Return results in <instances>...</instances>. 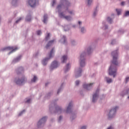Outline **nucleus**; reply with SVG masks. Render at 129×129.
<instances>
[{"instance_id": "f257e3e1", "label": "nucleus", "mask_w": 129, "mask_h": 129, "mask_svg": "<svg viewBox=\"0 0 129 129\" xmlns=\"http://www.w3.org/2000/svg\"><path fill=\"white\" fill-rule=\"evenodd\" d=\"M108 74L109 75L113 76V78H115V76H116V67L111 64L109 69Z\"/></svg>"}, {"instance_id": "f03ea898", "label": "nucleus", "mask_w": 129, "mask_h": 129, "mask_svg": "<svg viewBox=\"0 0 129 129\" xmlns=\"http://www.w3.org/2000/svg\"><path fill=\"white\" fill-rule=\"evenodd\" d=\"M112 55L113 56V60L112 61V64L114 65H118L117 62V51H115L112 52Z\"/></svg>"}, {"instance_id": "7ed1b4c3", "label": "nucleus", "mask_w": 129, "mask_h": 129, "mask_svg": "<svg viewBox=\"0 0 129 129\" xmlns=\"http://www.w3.org/2000/svg\"><path fill=\"white\" fill-rule=\"evenodd\" d=\"M118 107L116 106L114 108L111 109L108 114V117L109 118L113 117L114 116V114H115V112H116V109H117Z\"/></svg>"}, {"instance_id": "20e7f679", "label": "nucleus", "mask_w": 129, "mask_h": 129, "mask_svg": "<svg viewBox=\"0 0 129 129\" xmlns=\"http://www.w3.org/2000/svg\"><path fill=\"white\" fill-rule=\"evenodd\" d=\"M54 49H52L51 51L50 52L49 55V58H45L42 60V64L43 65H46L47 62L48 60V59H50L52 57L53 52Z\"/></svg>"}, {"instance_id": "39448f33", "label": "nucleus", "mask_w": 129, "mask_h": 129, "mask_svg": "<svg viewBox=\"0 0 129 129\" xmlns=\"http://www.w3.org/2000/svg\"><path fill=\"white\" fill-rule=\"evenodd\" d=\"M63 4H60L58 5L57 7V9L59 10L63 7H67V6H69V3L68 2V1H67V0H63Z\"/></svg>"}, {"instance_id": "423d86ee", "label": "nucleus", "mask_w": 129, "mask_h": 129, "mask_svg": "<svg viewBox=\"0 0 129 129\" xmlns=\"http://www.w3.org/2000/svg\"><path fill=\"white\" fill-rule=\"evenodd\" d=\"M59 17L60 18H63L67 21H70L71 20V17L70 16H65V14L63 13H61L59 14Z\"/></svg>"}, {"instance_id": "0eeeda50", "label": "nucleus", "mask_w": 129, "mask_h": 129, "mask_svg": "<svg viewBox=\"0 0 129 129\" xmlns=\"http://www.w3.org/2000/svg\"><path fill=\"white\" fill-rule=\"evenodd\" d=\"M85 53H83L81 55V61H80V65L81 67H85V59H84V55Z\"/></svg>"}, {"instance_id": "6e6552de", "label": "nucleus", "mask_w": 129, "mask_h": 129, "mask_svg": "<svg viewBox=\"0 0 129 129\" xmlns=\"http://www.w3.org/2000/svg\"><path fill=\"white\" fill-rule=\"evenodd\" d=\"M99 92V89H97V90L96 91V93L93 95V98H92V102H95L97 100V98L98 96V93Z\"/></svg>"}, {"instance_id": "1a4fd4ad", "label": "nucleus", "mask_w": 129, "mask_h": 129, "mask_svg": "<svg viewBox=\"0 0 129 129\" xmlns=\"http://www.w3.org/2000/svg\"><path fill=\"white\" fill-rule=\"evenodd\" d=\"M26 81V80H25V78L22 79H18V80H16L15 82L16 83V84L17 85H23L25 83V81Z\"/></svg>"}, {"instance_id": "9d476101", "label": "nucleus", "mask_w": 129, "mask_h": 129, "mask_svg": "<svg viewBox=\"0 0 129 129\" xmlns=\"http://www.w3.org/2000/svg\"><path fill=\"white\" fill-rule=\"evenodd\" d=\"M58 67V62L56 61H54L51 63L50 69H56Z\"/></svg>"}, {"instance_id": "9b49d317", "label": "nucleus", "mask_w": 129, "mask_h": 129, "mask_svg": "<svg viewBox=\"0 0 129 129\" xmlns=\"http://www.w3.org/2000/svg\"><path fill=\"white\" fill-rule=\"evenodd\" d=\"M47 120V117H42V118H41V119H40L38 123V125L39 126L40 125H41L43 123H44Z\"/></svg>"}, {"instance_id": "f8f14e48", "label": "nucleus", "mask_w": 129, "mask_h": 129, "mask_svg": "<svg viewBox=\"0 0 129 129\" xmlns=\"http://www.w3.org/2000/svg\"><path fill=\"white\" fill-rule=\"evenodd\" d=\"M28 3L31 7H34L36 6V0H29Z\"/></svg>"}, {"instance_id": "ddd939ff", "label": "nucleus", "mask_w": 129, "mask_h": 129, "mask_svg": "<svg viewBox=\"0 0 129 129\" xmlns=\"http://www.w3.org/2000/svg\"><path fill=\"white\" fill-rule=\"evenodd\" d=\"M93 85V83L84 84L83 85V87L85 89L89 90L90 88L92 87Z\"/></svg>"}, {"instance_id": "4468645a", "label": "nucleus", "mask_w": 129, "mask_h": 129, "mask_svg": "<svg viewBox=\"0 0 129 129\" xmlns=\"http://www.w3.org/2000/svg\"><path fill=\"white\" fill-rule=\"evenodd\" d=\"M6 49H9V50H12L11 51V52H10L9 53V54H10L11 53H12V52H13L14 51H16V50L18 49V47H15V48H14V47H7Z\"/></svg>"}, {"instance_id": "2eb2a0df", "label": "nucleus", "mask_w": 129, "mask_h": 129, "mask_svg": "<svg viewBox=\"0 0 129 129\" xmlns=\"http://www.w3.org/2000/svg\"><path fill=\"white\" fill-rule=\"evenodd\" d=\"M67 60V55H63L61 57V62L62 63H65Z\"/></svg>"}, {"instance_id": "dca6fc26", "label": "nucleus", "mask_w": 129, "mask_h": 129, "mask_svg": "<svg viewBox=\"0 0 129 129\" xmlns=\"http://www.w3.org/2000/svg\"><path fill=\"white\" fill-rule=\"evenodd\" d=\"M54 40L53 39V40H51L50 41H49L48 44L46 45V48H48L49 47V46H50V45H52V44L54 42Z\"/></svg>"}, {"instance_id": "f3484780", "label": "nucleus", "mask_w": 129, "mask_h": 129, "mask_svg": "<svg viewBox=\"0 0 129 129\" xmlns=\"http://www.w3.org/2000/svg\"><path fill=\"white\" fill-rule=\"evenodd\" d=\"M105 80L107 83H111L112 82V79L111 78H109L108 77H105Z\"/></svg>"}, {"instance_id": "a211bd4d", "label": "nucleus", "mask_w": 129, "mask_h": 129, "mask_svg": "<svg viewBox=\"0 0 129 129\" xmlns=\"http://www.w3.org/2000/svg\"><path fill=\"white\" fill-rule=\"evenodd\" d=\"M72 102H70L69 103V105L67 108V112H68V111H70V110H71V107H72Z\"/></svg>"}, {"instance_id": "6ab92c4d", "label": "nucleus", "mask_w": 129, "mask_h": 129, "mask_svg": "<svg viewBox=\"0 0 129 129\" xmlns=\"http://www.w3.org/2000/svg\"><path fill=\"white\" fill-rule=\"evenodd\" d=\"M70 70V64L68 63L67 64L66 67V69H64V72L66 73L68 72V71Z\"/></svg>"}, {"instance_id": "aec40b11", "label": "nucleus", "mask_w": 129, "mask_h": 129, "mask_svg": "<svg viewBox=\"0 0 129 129\" xmlns=\"http://www.w3.org/2000/svg\"><path fill=\"white\" fill-rule=\"evenodd\" d=\"M47 19V15L46 14H45L43 16V23H46Z\"/></svg>"}, {"instance_id": "412c9836", "label": "nucleus", "mask_w": 129, "mask_h": 129, "mask_svg": "<svg viewBox=\"0 0 129 129\" xmlns=\"http://www.w3.org/2000/svg\"><path fill=\"white\" fill-rule=\"evenodd\" d=\"M61 41H63V43L65 44L66 43V37L65 36H62V38H61Z\"/></svg>"}, {"instance_id": "4be33fe9", "label": "nucleus", "mask_w": 129, "mask_h": 129, "mask_svg": "<svg viewBox=\"0 0 129 129\" xmlns=\"http://www.w3.org/2000/svg\"><path fill=\"white\" fill-rule=\"evenodd\" d=\"M82 73V70L80 69V70L78 72V74H79V75H77L76 76V78H78L79 77H80L81 76V74Z\"/></svg>"}, {"instance_id": "5701e85b", "label": "nucleus", "mask_w": 129, "mask_h": 129, "mask_svg": "<svg viewBox=\"0 0 129 129\" xmlns=\"http://www.w3.org/2000/svg\"><path fill=\"white\" fill-rule=\"evenodd\" d=\"M107 21L109 23L111 24L112 22V19H111L110 17L107 18Z\"/></svg>"}, {"instance_id": "b1692460", "label": "nucleus", "mask_w": 129, "mask_h": 129, "mask_svg": "<svg viewBox=\"0 0 129 129\" xmlns=\"http://www.w3.org/2000/svg\"><path fill=\"white\" fill-rule=\"evenodd\" d=\"M116 11L117 12L118 16H119V15H120L121 12V10H120V9H116Z\"/></svg>"}, {"instance_id": "393cba45", "label": "nucleus", "mask_w": 129, "mask_h": 129, "mask_svg": "<svg viewBox=\"0 0 129 129\" xmlns=\"http://www.w3.org/2000/svg\"><path fill=\"white\" fill-rule=\"evenodd\" d=\"M36 80H37V77H36V76H34V78L33 79H32L31 82H35Z\"/></svg>"}, {"instance_id": "a878e982", "label": "nucleus", "mask_w": 129, "mask_h": 129, "mask_svg": "<svg viewBox=\"0 0 129 129\" xmlns=\"http://www.w3.org/2000/svg\"><path fill=\"white\" fill-rule=\"evenodd\" d=\"M50 34L47 33V36L45 37V40L47 41L49 39Z\"/></svg>"}, {"instance_id": "bb28decb", "label": "nucleus", "mask_w": 129, "mask_h": 129, "mask_svg": "<svg viewBox=\"0 0 129 129\" xmlns=\"http://www.w3.org/2000/svg\"><path fill=\"white\" fill-rule=\"evenodd\" d=\"M56 110L57 111H61V109L59 106H57V107H56Z\"/></svg>"}, {"instance_id": "cd10ccee", "label": "nucleus", "mask_w": 129, "mask_h": 129, "mask_svg": "<svg viewBox=\"0 0 129 129\" xmlns=\"http://www.w3.org/2000/svg\"><path fill=\"white\" fill-rule=\"evenodd\" d=\"M20 58H21V56H19L18 57L16 58L15 59V62H18V61H19V60H20Z\"/></svg>"}, {"instance_id": "c85d7f7f", "label": "nucleus", "mask_w": 129, "mask_h": 129, "mask_svg": "<svg viewBox=\"0 0 129 129\" xmlns=\"http://www.w3.org/2000/svg\"><path fill=\"white\" fill-rule=\"evenodd\" d=\"M92 2V0H88V5H90Z\"/></svg>"}, {"instance_id": "c756f323", "label": "nucleus", "mask_w": 129, "mask_h": 129, "mask_svg": "<svg viewBox=\"0 0 129 129\" xmlns=\"http://www.w3.org/2000/svg\"><path fill=\"white\" fill-rule=\"evenodd\" d=\"M55 3H56V0H53L52 3V6H54Z\"/></svg>"}, {"instance_id": "7c9ffc66", "label": "nucleus", "mask_w": 129, "mask_h": 129, "mask_svg": "<svg viewBox=\"0 0 129 129\" xmlns=\"http://www.w3.org/2000/svg\"><path fill=\"white\" fill-rule=\"evenodd\" d=\"M31 20V19L30 18V17L29 18H28V17H27L26 21L27 22H30V21Z\"/></svg>"}, {"instance_id": "2f4dec72", "label": "nucleus", "mask_w": 129, "mask_h": 129, "mask_svg": "<svg viewBox=\"0 0 129 129\" xmlns=\"http://www.w3.org/2000/svg\"><path fill=\"white\" fill-rule=\"evenodd\" d=\"M125 17L129 16V11L126 12V13H125Z\"/></svg>"}, {"instance_id": "473e14b6", "label": "nucleus", "mask_w": 129, "mask_h": 129, "mask_svg": "<svg viewBox=\"0 0 129 129\" xmlns=\"http://www.w3.org/2000/svg\"><path fill=\"white\" fill-rule=\"evenodd\" d=\"M37 34H38V35H40L41 34V30H38V31H37Z\"/></svg>"}, {"instance_id": "72a5a7b5", "label": "nucleus", "mask_w": 129, "mask_h": 129, "mask_svg": "<svg viewBox=\"0 0 129 129\" xmlns=\"http://www.w3.org/2000/svg\"><path fill=\"white\" fill-rule=\"evenodd\" d=\"M22 20V18H20L18 20H17L16 22V23H19Z\"/></svg>"}, {"instance_id": "f704fd0d", "label": "nucleus", "mask_w": 129, "mask_h": 129, "mask_svg": "<svg viewBox=\"0 0 129 129\" xmlns=\"http://www.w3.org/2000/svg\"><path fill=\"white\" fill-rule=\"evenodd\" d=\"M91 51V48L89 47L88 48V53L90 54V52Z\"/></svg>"}, {"instance_id": "c9c22d12", "label": "nucleus", "mask_w": 129, "mask_h": 129, "mask_svg": "<svg viewBox=\"0 0 129 129\" xmlns=\"http://www.w3.org/2000/svg\"><path fill=\"white\" fill-rule=\"evenodd\" d=\"M25 110H24L23 111H22V112H21L20 113H19V116H21L22 115V113H23V112H25Z\"/></svg>"}, {"instance_id": "e433bc0d", "label": "nucleus", "mask_w": 129, "mask_h": 129, "mask_svg": "<svg viewBox=\"0 0 129 129\" xmlns=\"http://www.w3.org/2000/svg\"><path fill=\"white\" fill-rule=\"evenodd\" d=\"M79 83H80V81H78V80L76 81V85H77V86L79 85Z\"/></svg>"}, {"instance_id": "4c0bfd02", "label": "nucleus", "mask_w": 129, "mask_h": 129, "mask_svg": "<svg viewBox=\"0 0 129 129\" xmlns=\"http://www.w3.org/2000/svg\"><path fill=\"white\" fill-rule=\"evenodd\" d=\"M62 119V117L61 116H59L58 119V121H60Z\"/></svg>"}, {"instance_id": "58836bf2", "label": "nucleus", "mask_w": 129, "mask_h": 129, "mask_svg": "<svg viewBox=\"0 0 129 129\" xmlns=\"http://www.w3.org/2000/svg\"><path fill=\"white\" fill-rule=\"evenodd\" d=\"M125 80H126V83H127L128 82V80H129V77H126Z\"/></svg>"}, {"instance_id": "ea45409f", "label": "nucleus", "mask_w": 129, "mask_h": 129, "mask_svg": "<svg viewBox=\"0 0 129 129\" xmlns=\"http://www.w3.org/2000/svg\"><path fill=\"white\" fill-rule=\"evenodd\" d=\"M85 31V29L84 28H81V31L82 33H84V31Z\"/></svg>"}, {"instance_id": "a19ab883", "label": "nucleus", "mask_w": 129, "mask_h": 129, "mask_svg": "<svg viewBox=\"0 0 129 129\" xmlns=\"http://www.w3.org/2000/svg\"><path fill=\"white\" fill-rule=\"evenodd\" d=\"M96 14H97V12H96V11H95V12H94L93 13V16H94V17H95V16H96Z\"/></svg>"}, {"instance_id": "79ce46f5", "label": "nucleus", "mask_w": 129, "mask_h": 129, "mask_svg": "<svg viewBox=\"0 0 129 129\" xmlns=\"http://www.w3.org/2000/svg\"><path fill=\"white\" fill-rule=\"evenodd\" d=\"M81 129H86V126H82V127H81Z\"/></svg>"}, {"instance_id": "37998d69", "label": "nucleus", "mask_w": 129, "mask_h": 129, "mask_svg": "<svg viewBox=\"0 0 129 129\" xmlns=\"http://www.w3.org/2000/svg\"><path fill=\"white\" fill-rule=\"evenodd\" d=\"M60 90H61V89H58V91H57V94H58L59 93Z\"/></svg>"}, {"instance_id": "c03bdc74", "label": "nucleus", "mask_w": 129, "mask_h": 129, "mask_svg": "<svg viewBox=\"0 0 129 129\" xmlns=\"http://www.w3.org/2000/svg\"><path fill=\"white\" fill-rule=\"evenodd\" d=\"M124 2H122L121 3V6H123L124 5Z\"/></svg>"}, {"instance_id": "a18cd8bd", "label": "nucleus", "mask_w": 129, "mask_h": 129, "mask_svg": "<svg viewBox=\"0 0 129 129\" xmlns=\"http://www.w3.org/2000/svg\"><path fill=\"white\" fill-rule=\"evenodd\" d=\"M30 100H31L30 99H28V100H27L26 101V103H29Z\"/></svg>"}, {"instance_id": "49530a36", "label": "nucleus", "mask_w": 129, "mask_h": 129, "mask_svg": "<svg viewBox=\"0 0 129 129\" xmlns=\"http://www.w3.org/2000/svg\"><path fill=\"white\" fill-rule=\"evenodd\" d=\"M68 12L70 13V14H71V15H72V14H73V11H70V12L68 11Z\"/></svg>"}, {"instance_id": "de8ad7c7", "label": "nucleus", "mask_w": 129, "mask_h": 129, "mask_svg": "<svg viewBox=\"0 0 129 129\" xmlns=\"http://www.w3.org/2000/svg\"><path fill=\"white\" fill-rule=\"evenodd\" d=\"M107 129H112V126H110Z\"/></svg>"}, {"instance_id": "09e8293b", "label": "nucleus", "mask_w": 129, "mask_h": 129, "mask_svg": "<svg viewBox=\"0 0 129 129\" xmlns=\"http://www.w3.org/2000/svg\"><path fill=\"white\" fill-rule=\"evenodd\" d=\"M81 24H82V22L81 21H79V24L81 25Z\"/></svg>"}, {"instance_id": "8fccbe9b", "label": "nucleus", "mask_w": 129, "mask_h": 129, "mask_svg": "<svg viewBox=\"0 0 129 129\" xmlns=\"http://www.w3.org/2000/svg\"><path fill=\"white\" fill-rule=\"evenodd\" d=\"M107 28H108V26H105V29H107Z\"/></svg>"}, {"instance_id": "3c124183", "label": "nucleus", "mask_w": 129, "mask_h": 129, "mask_svg": "<svg viewBox=\"0 0 129 129\" xmlns=\"http://www.w3.org/2000/svg\"><path fill=\"white\" fill-rule=\"evenodd\" d=\"M47 86V83H46L45 84V86Z\"/></svg>"}, {"instance_id": "603ef678", "label": "nucleus", "mask_w": 129, "mask_h": 129, "mask_svg": "<svg viewBox=\"0 0 129 129\" xmlns=\"http://www.w3.org/2000/svg\"><path fill=\"white\" fill-rule=\"evenodd\" d=\"M111 44H113L112 43V42L111 43Z\"/></svg>"}, {"instance_id": "864d4df0", "label": "nucleus", "mask_w": 129, "mask_h": 129, "mask_svg": "<svg viewBox=\"0 0 129 129\" xmlns=\"http://www.w3.org/2000/svg\"><path fill=\"white\" fill-rule=\"evenodd\" d=\"M128 98H129V96H128Z\"/></svg>"}]
</instances>
